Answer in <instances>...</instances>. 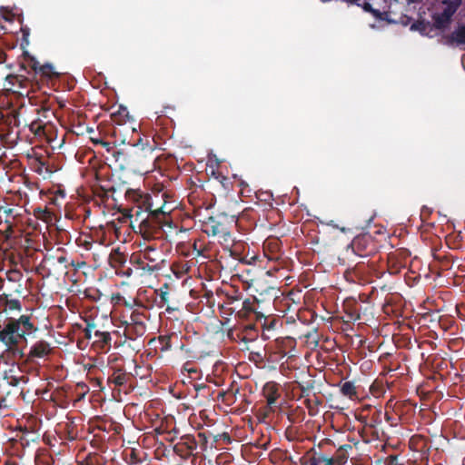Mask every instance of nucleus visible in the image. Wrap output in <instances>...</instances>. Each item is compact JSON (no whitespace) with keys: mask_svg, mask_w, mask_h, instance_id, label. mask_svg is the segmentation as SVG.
I'll use <instances>...</instances> for the list:
<instances>
[{"mask_svg":"<svg viewBox=\"0 0 465 465\" xmlns=\"http://www.w3.org/2000/svg\"><path fill=\"white\" fill-rule=\"evenodd\" d=\"M19 67L21 73L32 75L39 88L46 84H54L61 76L51 64H40L28 52H24Z\"/></svg>","mask_w":465,"mask_h":465,"instance_id":"f257e3e1","label":"nucleus"},{"mask_svg":"<svg viewBox=\"0 0 465 465\" xmlns=\"http://www.w3.org/2000/svg\"><path fill=\"white\" fill-rule=\"evenodd\" d=\"M125 198L133 203H153V198L156 201L161 200L163 203L167 204L171 202H175L173 194L171 190L167 189L163 183H157L151 189L150 193L143 194L140 190L129 189L125 193Z\"/></svg>","mask_w":465,"mask_h":465,"instance_id":"f03ea898","label":"nucleus"},{"mask_svg":"<svg viewBox=\"0 0 465 465\" xmlns=\"http://www.w3.org/2000/svg\"><path fill=\"white\" fill-rule=\"evenodd\" d=\"M7 79L14 87H18L16 92L21 95H24L23 90H25L26 92V95H28L29 88L33 87L34 84L37 85L32 75H28L26 74L21 73L18 74H10L7 76Z\"/></svg>","mask_w":465,"mask_h":465,"instance_id":"7ed1b4c3","label":"nucleus"},{"mask_svg":"<svg viewBox=\"0 0 465 465\" xmlns=\"http://www.w3.org/2000/svg\"><path fill=\"white\" fill-rule=\"evenodd\" d=\"M447 4V6L443 9V11L440 14H434L432 15L433 23L435 28L439 30H442L447 27L450 24L452 15L455 14L457 10V5L452 2H444Z\"/></svg>","mask_w":465,"mask_h":465,"instance_id":"20e7f679","label":"nucleus"},{"mask_svg":"<svg viewBox=\"0 0 465 465\" xmlns=\"http://www.w3.org/2000/svg\"><path fill=\"white\" fill-rule=\"evenodd\" d=\"M35 111L37 112V114L39 115L36 119L33 120L29 124V130L31 133H33L35 136L38 137H44L46 135V124L44 123V121L41 119V117L46 119V112L49 110L46 109L45 105H43L39 108H36Z\"/></svg>","mask_w":465,"mask_h":465,"instance_id":"39448f33","label":"nucleus"},{"mask_svg":"<svg viewBox=\"0 0 465 465\" xmlns=\"http://www.w3.org/2000/svg\"><path fill=\"white\" fill-rule=\"evenodd\" d=\"M19 341V335L15 333L14 325L9 322L3 330H0V342L11 347Z\"/></svg>","mask_w":465,"mask_h":465,"instance_id":"423d86ee","label":"nucleus"},{"mask_svg":"<svg viewBox=\"0 0 465 465\" xmlns=\"http://www.w3.org/2000/svg\"><path fill=\"white\" fill-rule=\"evenodd\" d=\"M11 324L14 325L15 333L19 335V341L23 339L25 334L31 332L32 325L29 322V318L26 316H22L15 322H11Z\"/></svg>","mask_w":465,"mask_h":465,"instance_id":"0eeeda50","label":"nucleus"},{"mask_svg":"<svg viewBox=\"0 0 465 465\" xmlns=\"http://www.w3.org/2000/svg\"><path fill=\"white\" fill-rule=\"evenodd\" d=\"M446 44L449 45H465V25L459 26L451 35L446 37Z\"/></svg>","mask_w":465,"mask_h":465,"instance_id":"6e6552de","label":"nucleus"},{"mask_svg":"<svg viewBox=\"0 0 465 465\" xmlns=\"http://www.w3.org/2000/svg\"><path fill=\"white\" fill-rule=\"evenodd\" d=\"M311 465H333V461L326 457L319 456L311 460Z\"/></svg>","mask_w":465,"mask_h":465,"instance_id":"1a4fd4ad","label":"nucleus"},{"mask_svg":"<svg viewBox=\"0 0 465 465\" xmlns=\"http://www.w3.org/2000/svg\"><path fill=\"white\" fill-rule=\"evenodd\" d=\"M256 198L258 202L271 203L270 202L272 200V194L269 192H260L256 193Z\"/></svg>","mask_w":465,"mask_h":465,"instance_id":"9d476101","label":"nucleus"},{"mask_svg":"<svg viewBox=\"0 0 465 465\" xmlns=\"http://www.w3.org/2000/svg\"><path fill=\"white\" fill-rule=\"evenodd\" d=\"M341 391L344 395L351 396L355 393V389L351 383L346 382L342 385Z\"/></svg>","mask_w":465,"mask_h":465,"instance_id":"9b49d317","label":"nucleus"},{"mask_svg":"<svg viewBox=\"0 0 465 465\" xmlns=\"http://www.w3.org/2000/svg\"><path fill=\"white\" fill-rule=\"evenodd\" d=\"M34 353L38 356L42 357L45 354H46V345L45 344H39L35 347Z\"/></svg>","mask_w":465,"mask_h":465,"instance_id":"f8f14e48","label":"nucleus"},{"mask_svg":"<svg viewBox=\"0 0 465 465\" xmlns=\"http://www.w3.org/2000/svg\"><path fill=\"white\" fill-rule=\"evenodd\" d=\"M430 27V24H425L424 22H419L418 24H414L411 25V28H416L421 33L425 32V30Z\"/></svg>","mask_w":465,"mask_h":465,"instance_id":"ddd939ff","label":"nucleus"},{"mask_svg":"<svg viewBox=\"0 0 465 465\" xmlns=\"http://www.w3.org/2000/svg\"><path fill=\"white\" fill-rule=\"evenodd\" d=\"M54 198L52 199L50 203H55V201L57 200V196H60L62 199H64V196H65V191L64 189H61V188H57L54 192Z\"/></svg>","mask_w":465,"mask_h":465,"instance_id":"4468645a","label":"nucleus"},{"mask_svg":"<svg viewBox=\"0 0 465 465\" xmlns=\"http://www.w3.org/2000/svg\"><path fill=\"white\" fill-rule=\"evenodd\" d=\"M166 205H163L162 207H159L157 209H150V212L153 214V215H158V213H165L164 210H163V208H165Z\"/></svg>","mask_w":465,"mask_h":465,"instance_id":"2eb2a0df","label":"nucleus"},{"mask_svg":"<svg viewBox=\"0 0 465 465\" xmlns=\"http://www.w3.org/2000/svg\"><path fill=\"white\" fill-rule=\"evenodd\" d=\"M363 8H364V10H366L368 12H371L372 11L371 5L369 3H365Z\"/></svg>","mask_w":465,"mask_h":465,"instance_id":"dca6fc26","label":"nucleus"},{"mask_svg":"<svg viewBox=\"0 0 465 465\" xmlns=\"http://www.w3.org/2000/svg\"><path fill=\"white\" fill-rule=\"evenodd\" d=\"M230 238V234L228 232L223 233V239L226 242Z\"/></svg>","mask_w":465,"mask_h":465,"instance_id":"f3484780","label":"nucleus"},{"mask_svg":"<svg viewBox=\"0 0 465 465\" xmlns=\"http://www.w3.org/2000/svg\"><path fill=\"white\" fill-rule=\"evenodd\" d=\"M125 115V116H128V112L126 109H124L123 111H120L119 112V115Z\"/></svg>","mask_w":465,"mask_h":465,"instance_id":"a211bd4d","label":"nucleus"},{"mask_svg":"<svg viewBox=\"0 0 465 465\" xmlns=\"http://www.w3.org/2000/svg\"><path fill=\"white\" fill-rule=\"evenodd\" d=\"M2 211H4V213H9L11 212L10 209H6V208L3 209V207H1L0 212H2Z\"/></svg>","mask_w":465,"mask_h":465,"instance_id":"6ab92c4d","label":"nucleus"},{"mask_svg":"<svg viewBox=\"0 0 465 465\" xmlns=\"http://www.w3.org/2000/svg\"><path fill=\"white\" fill-rule=\"evenodd\" d=\"M38 173H41L42 172V169L41 167H39V169L37 170Z\"/></svg>","mask_w":465,"mask_h":465,"instance_id":"aec40b11","label":"nucleus"},{"mask_svg":"<svg viewBox=\"0 0 465 465\" xmlns=\"http://www.w3.org/2000/svg\"><path fill=\"white\" fill-rule=\"evenodd\" d=\"M17 178L18 180H20L19 176L18 175H15V179Z\"/></svg>","mask_w":465,"mask_h":465,"instance_id":"412c9836","label":"nucleus"},{"mask_svg":"<svg viewBox=\"0 0 465 465\" xmlns=\"http://www.w3.org/2000/svg\"><path fill=\"white\" fill-rule=\"evenodd\" d=\"M6 465H15V464H10V463H8V464H6Z\"/></svg>","mask_w":465,"mask_h":465,"instance_id":"4be33fe9","label":"nucleus"}]
</instances>
